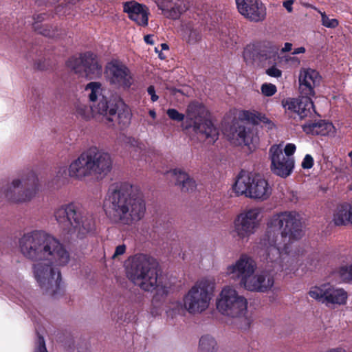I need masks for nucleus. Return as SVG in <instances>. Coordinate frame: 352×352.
Listing matches in <instances>:
<instances>
[{
    "instance_id": "4468645a",
    "label": "nucleus",
    "mask_w": 352,
    "mask_h": 352,
    "mask_svg": "<svg viewBox=\"0 0 352 352\" xmlns=\"http://www.w3.org/2000/svg\"><path fill=\"white\" fill-rule=\"evenodd\" d=\"M65 65L75 74H85L89 79L98 77L102 74V65L98 62V56L91 52L72 56L67 60Z\"/></svg>"
},
{
    "instance_id": "aec40b11",
    "label": "nucleus",
    "mask_w": 352,
    "mask_h": 352,
    "mask_svg": "<svg viewBox=\"0 0 352 352\" xmlns=\"http://www.w3.org/2000/svg\"><path fill=\"white\" fill-rule=\"evenodd\" d=\"M239 12L251 22L265 20L266 8L261 0H235Z\"/></svg>"
},
{
    "instance_id": "79ce46f5",
    "label": "nucleus",
    "mask_w": 352,
    "mask_h": 352,
    "mask_svg": "<svg viewBox=\"0 0 352 352\" xmlns=\"http://www.w3.org/2000/svg\"><path fill=\"white\" fill-rule=\"evenodd\" d=\"M126 247L124 244L119 245L116 248L115 252L112 258H116L118 256L122 255L126 252Z\"/></svg>"
},
{
    "instance_id": "a18cd8bd",
    "label": "nucleus",
    "mask_w": 352,
    "mask_h": 352,
    "mask_svg": "<svg viewBox=\"0 0 352 352\" xmlns=\"http://www.w3.org/2000/svg\"><path fill=\"white\" fill-rule=\"evenodd\" d=\"M294 1L293 0H287L283 2V6L285 8V9L289 12H292V4Z\"/></svg>"
},
{
    "instance_id": "f03ea898",
    "label": "nucleus",
    "mask_w": 352,
    "mask_h": 352,
    "mask_svg": "<svg viewBox=\"0 0 352 352\" xmlns=\"http://www.w3.org/2000/svg\"><path fill=\"white\" fill-rule=\"evenodd\" d=\"M19 247L25 257L38 262L34 264L33 272L44 292L52 297L60 294L62 278L58 267L66 265L70 258L63 245L43 230H34L23 234Z\"/></svg>"
},
{
    "instance_id": "8fccbe9b",
    "label": "nucleus",
    "mask_w": 352,
    "mask_h": 352,
    "mask_svg": "<svg viewBox=\"0 0 352 352\" xmlns=\"http://www.w3.org/2000/svg\"><path fill=\"white\" fill-rule=\"evenodd\" d=\"M305 52V48L304 47H300L298 48L294 49V52H292V54H298Z\"/></svg>"
},
{
    "instance_id": "09e8293b",
    "label": "nucleus",
    "mask_w": 352,
    "mask_h": 352,
    "mask_svg": "<svg viewBox=\"0 0 352 352\" xmlns=\"http://www.w3.org/2000/svg\"><path fill=\"white\" fill-rule=\"evenodd\" d=\"M292 44L290 43H285L284 47L282 48V52H287L292 50Z\"/></svg>"
},
{
    "instance_id": "f3484780",
    "label": "nucleus",
    "mask_w": 352,
    "mask_h": 352,
    "mask_svg": "<svg viewBox=\"0 0 352 352\" xmlns=\"http://www.w3.org/2000/svg\"><path fill=\"white\" fill-rule=\"evenodd\" d=\"M269 159L271 161V171L283 178L289 176L294 168L293 157H285L280 145L273 144L269 149Z\"/></svg>"
},
{
    "instance_id": "c85d7f7f",
    "label": "nucleus",
    "mask_w": 352,
    "mask_h": 352,
    "mask_svg": "<svg viewBox=\"0 0 352 352\" xmlns=\"http://www.w3.org/2000/svg\"><path fill=\"white\" fill-rule=\"evenodd\" d=\"M34 30L38 34L47 37L55 36L54 30L48 25H42L38 23H33Z\"/></svg>"
},
{
    "instance_id": "ea45409f",
    "label": "nucleus",
    "mask_w": 352,
    "mask_h": 352,
    "mask_svg": "<svg viewBox=\"0 0 352 352\" xmlns=\"http://www.w3.org/2000/svg\"><path fill=\"white\" fill-rule=\"evenodd\" d=\"M314 162L313 157L309 154H307L302 162L301 166L304 169H309L313 167Z\"/></svg>"
},
{
    "instance_id": "3c124183",
    "label": "nucleus",
    "mask_w": 352,
    "mask_h": 352,
    "mask_svg": "<svg viewBox=\"0 0 352 352\" xmlns=\"http://www.w3.org/2000/svg\"><path fill=\"white\" fill-rule=\"evenodd\" d=\"M326 352H346V351L341 348H336L328 350Z\"/></svg>"
},
{
    "instance_id": "20e7f679",
    "label": "nucleus",
    "mask_w": 352,
    "mask_h": 352,
    "mask_svg": "<svg viewBox=\"0 0 352 352\" xmlns=\"http://www.w3.org/2000/svg\"><path fill=\"white\" fill-rule=\"evenodd\" d=\"M321 76L316 69L307 68L300 71L298 81L301 96L287 98L282 100V105L288 114L296 113L300 120L316 113L311 97L315 96L314 89L321 81Z\"/></svg>"
},
{
    "instance_id": "5701e85b",
    "label": "nucleus",
    "mask_w": 352,
    "mask_h": 352,
    "mask_svg": "<svg viewBox=\"0 0 352 352\" xmlns=\"http://www.w3.org/2000/svg\"><path fill=\"white\" fill-rule=\"evenodd\" d=\"M351 204L344 202L338 205L333 212L332 222L336 226L351 224Z\"/></svg>"
},
{
    "instance_id": "a19ab883",
    "label": "nucleus",
    "mask_w": 352,
    "mask_h": 352,
    "mask_svg": "<svg viewBox=\"0 0 352 352\" xmlns=\"http://www.w3.org/2000/svg\"><path fill=\"white\" fill-rule=\"evenodd\" d=\"M296 146L294 144H287L284 148L285 155V157H292V155L296 151Z\"/></svg>"
},
{
    "instance_id": "a878e982",
    "label": "nucleus",
    "mask_w": 352,
    "mask_h": 352,
    "mask_svg": "<svg viewBox=\"0 0 352 352\" xmlns=\"http://www.w3.org/2000/svg\"><path fill=\"white\" fill-rule=\"evenodd\" d=\"M156 3L158 8L162 11L166 17L174 20L179 19L180 15L187 10V7L182 3H176L170 8H168L163 2H160V1H156Z\"/></svg>"
},
{
    "instance_id": "f704fd0d",
    "label": "nucleus",
    "mask_w": 352,
    "mask_h": 352,
    "mask_svg": "<svg viewBox=\"0 0 352 352\" xmlns=\"http://www.w3.org/2000/svg\"><path fill=\"white\" fill-rule=\"evenodd\" d=\"M322 23L329 28H335L338 25V21L336 19H329L324 12L321 14Z\"/></svg>"
},
{
    "instance_id": "864d4df0",
    "label": "nucleus",
    "mask_w": 352,
    "mask_h": 352,
    "mask_svg": "<svg viewBox=\"0 0 352 352\" xmlns=\"http://www.w3.org/2000/svg\"><path fill=\"white\" fill-rule=\"evenodd\" d=\"M169 49L168 45L166 43L161 44V50H168Z\"/></svg>"
},
{
    "instance_id": "7c9ffc66",
    "label": "nucleus",
    "mask_w": 352,
    "mask_h": 352,
    "mask_svg": "<svg viewBox=\"0 0 352 352\" xmlns=\"http://www.w3.org/2000/svg\"><path fill=\"white\" fill-rule=\"evenodd\" d=\"M339 275L345 283H352V264L340 267Z\"/></svg>"
},
{
    "instance_id": "9d476101",
    "label": "nucleus",
    "mask_w": 352,
    "mask_h": 352,
    "mask_svg": "<svg viewBox=\"0 0 352 352\" xmlns=\"http://www.w3.org/2000/svg\"><path fill=\"white\" fill-rule=\"evenodd\" d=\"M38 179L35 173L27 169L21 179H14L11 184L0 190V202L7 199L12 202H23L30 200L38 190Z\"/></svg>"
},
{
    "instance_id": "cd10ccee",
    "label": "nucleus",
    "mask_w": 352,
    "mask_h": 352,
    "mask_svg": "<svg viewBox=\"0 0 352 352\" xmlns=\"http://www.w3.org/2000/svg\"><path fill=\"white\" fill-rule=\"evenodd\" d=\"M185 36L186 42L189 44H195L199 42L201 38V32L197 30L187 26L185 30Z\"/></svg>"
},
{
    "instance_id": "ddd939ff",
    "label": "nucleus",
    "mask_w": 352,
    "mask_h": 352,
    "mask_svg": "<svg viewBox=\"0 0 352 352\" xmlns=\"http://www.w3.org/2000/svg\"><path fill=\"white\" fill-rule=\"evenodd\" d=\"M279 47L267 41L256 42L248 45L243 52L246 62H257L261 66L276 65Z\"/></svg>"
},
{
    "instance_id": "37998d69",
    "label": "nucleus",
    "mask_w": 352,
    "mask_h": 352,
    "mask_svg": "<svg viewBox=\"0 0 352 352\" xmlns=\"http://www.w3.org/2000/svg\"><path fill=\"white\" fill-rule=\"evenodd\" d=\"M148 94L151 96V100L153 102H156L159 99V96L156 94L155 89L153 85H150L147 88Z\"/></svg>"
},
{
    "instance_id": "423d86ee",
    "label": "nucleus",
    "mask_w": 352,
    "mask_h": 352,
    "mask_svg": "<svg viewBox=\"0 0 352 352\" xmlns=\"http://www.w3.org/2000/svg\"><path fill=\"white\" fill-rule=\"evenodd\" d=\"M126 267L129 278L139 284L141 289L152 292L160 285L158 280V263L152 256L137 254L129 258Z\"/></svg>"
},
{
    "instance_id": "6e6d98bb",
    "label": "nucleus",
    "mask_w": 352,
    "mask_h": 352,
    "mask_svg": "<svg viewBox=\"0 0 352 352\" xmlns=\"http://www.w3.org/2000/svg\"><path fill=\"white\" fill-rule=\"evenodd\" d=\"M233 42L236 44L238 42V36H236V38H233Z\"/></svg>"
},
{
    "instance_id": "7ed1b4c3",
    "label": "nucleus",
    "mask_w": 352,
    "mask_h": 352,
    "mask_svg": "<svg viewBox=\"0 0 352 352\" xmlns=\"http://www.w3.org/2000/svg\"><path fill=\"white\" fill-rule=\"evenodd\" d=\"M103 209L111 221L127 226L142 220L146 210L140 188L129 182L110 186L103 201Z\"/></svg>"
},
{
    "instance_id": "a211bd4d",
    "label": "nucleus",
    "mask_w": 352,
    "mask_h": 352,
    "mask_svg": "<svg viewBox=\"0 0 352 352\" xmlns=\"http://www.w3.org/2000/svg\"><path fill=\"white\" fill-rule=\"evenodd\" d=\"M261 210L250 208L240 213L234 220V230L237 236L243 239L254 234L260 224Z\"/></svg>"
},
{
    "instance_id": "6ab92c4d",
    "label": "nucleus",
    "mask_w": 352,
    "mask_h": 352,
    "mask_svg": "<svg viewBox=\"0 0 352 352\" xmlns=\"http://www.w3.org/2000/svg\"><path fill=\"white\" fill-rule=\"evenodd\" d=\"M109 83L117 88L129 89L133 84V76L130 69L119 60H113L107 66Z\"/></svg>"
},
{
    "instance_id": "9b49d317",
    "label": "nucleus",
    "mask_w": 352,
    "mask_h": 352,
    "mask_svg": "<svg viewBox=\"0 0 352 352\" xmlns=\"http://www.w3.org/2000/svg\"><path fill=\"white\" fill-rule=\"evenodd\" d=\"M233 189L237 195H245L254 199L266 200L272 194V188L261 175L241 171Z\"/></svg>"
},
{
    "instance_id": "6e6552de",
    "label": "nucleus",
    "mask_w": 352,
    "mask_h": 352,
    "mask_svg": "<svg viewBox=\"0 0 352 352\" xmlns=\"http://www.w3.org/2000/svg\"><path fill=\"white\" fill-rule=\"evenodd\" d=\"M213 285L210 281L203 279L197 282L184 295L183 303H173L170 310L173 314L182 315L187 311L190 314L201 313L209 306L210 292Z\"/></svg>"
},
{
    "instance_id": "0eeeda50",
    "label": "nucleus",
    "mask_w": 352,
    "mask_h": 352,
    "mask_svg": "<svg viewBox=\"0 0 352 352\" xmlns=\"http://www.w3.org/2000/svg\"><path fill=\"white\" fill-rule=\"evenodd\" d=\"M54 217L67 232H77L79 238H82L95 229L94 218L85 214L82 207L74 202L63 204L56 209Z\"/></svg>"
},
{
    "instance_id": "39448f33",
    "label": "nucleus",
    "mask_w": 352,
    "mask_h": 352,
    "mask_svg": "<svg viewBox=\"0 0 352 352\" xmlns=\"http://www.w3.org/2000/svg\"><path fill=\"white\" fill-rule=\"evenodd\" d=\"M111 168L110 155L97 146H91L70 164L69 175L79 179L92 175L104 176Z\"/></svg>"
},
{
    "instance_id": "c756f323",
    "label": "nucleus",
    "mask_w": 352,
    "mask_h": 352,
    "mask_svg": "<svg viewBox=\"0 0 352 352\" xmlns=\"http://www.w3.org/2000/svg\"><path fill=\"white\" fill-rule=\"evenodd\" d=\"M101 87V83L99 82H91L88 83L85 87V90H90L91 93L89 95L90 101L94 102L98 97V93Z\"/></svg>"
},
{
    "instance_id": "603ef678",
    "label": "nucleus",
    "mask_w": 352,
    "mask_h": 352,
    "mask_svg": "<svg viewBox=\"0 0 352 352\" xmlns=\"http://www.w3.org/2000/svg\"><path fill=\"white\" fill-rule=\"evenodd\" d=\"M148 114L153 119L156 118V112L154 109L149 110Z\"/></svg>"
},
{
    "instance_id": "b1692460",
    "label": "nucleus",
    "mask_w": 352,
    "mask_h": 352,
    "mask_svg": "<svg viewBox=\"0 0 352 352\" xmlns=\"http://www.w3.org/2000/svg\"><path fill=\"white\" fill-rule=\"evenodd\" d=\"M302 130L306 134L327 135L333 128L332 123L323 120L317 122H309L302 125Z\"/></svg>"
},
{
    "instance_id": "473e14b6",
    "label": "nucleus",
    "mask_w": 352,
    "mask_h": 352,
    "mask_svg": "<svg viewBox=\"0 0 352 352\" xmlns=\"http://www.w3.org/2000/svg\"><path fill=\"white\" fill-rule=\"evenodd\" d=\"M262 94L267 97L272 96L277 91V88L275 85L272 83H264L261 87Z\"/></svg>"
},
{
    "instance_id": "58836bf2",
    "label": "nucleus",
    "mask_w": 352,
    "mask_h": 352,
    "mask_svg": "<svg viewBox=\"0 0 352 352\" xmlns=\"http://www.w3.org/2000/svg\"><path fill=\"white\" fill-rule=\"evenodd\" d=\"M272 67L266 70V74L274 78H279L282 76V71L276 67V65H271Z\"/></svg>"
},
{
    "instance_id": "2eb2a0df",
    "label": "nucleus",
    "mask_w": 352,
    "mask_h": 352,
    "mask_svg": "<svg viewBox=\"0 0 352 352\" xmlns=\"http://www.w3.org/2000/svg\"><path fill=\"white\" fill-rule=\"evenodd\" d=\"M220 296L221 298L217 302V308L223 314L235 318L243 316L246 313L247 300L239 296L235 289L226 287Z\"/></svg>"
},
{
    "instance_id": "c9c22d12",
    "label": "nucleus",
    "mask_w": 352,
    "mask_h": 352,
    "mask_svg": "<svg viewBox=\"0 0 352 352\" xmlns=\"http://www.w3.org/2000/svg\"><path fill=\"white\" fill-rule=\"evenodd\" d=\"M259 115V112L254 111L250 112L249 111H243V118L245 120H248L252 122L254 124H258V116Z\"/></svg>"
},
{
    "instance_id": "412c9836",
    "label": "nucleus",
    "mask_w": 352,
    "mask_h": 352,
    "mask_svg": "<svg viewBox=\"0 0 352 352\" xmlns=\"http://www.w3.org/2000/svg\"><path fill=\"white\" fill-rule=\"evenodd\" d=\"M229 138L235 140L239 145L243 144L251 148L258 142V137L253 127L245 126L242 121L233 122L230 126Z\"/></svg>"
},
{
    "instance_id": "4c0bfd02",
    "label": "nucleus",
    "mask_w": 352,
    "mask_h": 352,
    "mask_svg": "<svg viewBox=\"0 0 352 352\" xmlns=\"http://www.w3.org/2000/svg\"><path fill=\"white\" fill-rule=\"evenodd\" d=\"M34 352H48L46 349L45 339L41 335L38 336L36 346L35 347Z\"/></svg>"
},
{
    "instance_id": "72a5a7b5",
    "label": "nucleus",
    "mask_w": 352,
    "mask_h": 352,
    "mask_svg": "<svg viewBox=\"0 0 352 352\" xmlns=\"http://www.w3.org/2000/svg\"><path fill=\"white\" fill-rule=\"evenodd\" d=\"M166 114L170 120L177 121V122H182L185 118L184 114L179 113L175 109H167Z\"/></svg>"
},
{
    "instance_id": "dca6fc26",
    "label": "nucleus",
    "mask_w": 352,
    "mask_h": 352,
    "mask_svg": "<svg viewBox=\"0 0 352 352\" xmlns=\"http://www.w3.org/2000/svg\"><path fill=\"white\" fill-rule=\"evenodd\" d=\"M309 295L318 302L329 305H343L346 303L347 292L342 288L337 287L330 283L312 287Z\"/></svg>"
},
{
    "instance_id": "49530a36",
    "label": "nucleus",
    "mask_w": 352,
    "mask_h": 352,
    "mask_svg": "<svg viewBox=\"0 0 352 352\" xmlns=\"http://www.w3.org/2000/svg\"><path fill=\"white\" fill-rule=\"evenodd\" d=\"M144 39L147 44L153 45L154 43L153 35L152 34H147L144 36Z\"/></svg>"
},
{
    "instance_id": "1a4fd4ad",
    "label": "nucleus",
    "mask_w": 352,
    "mask_h": 352,
    "mask_svg": "<svg viewBox=\"0 0 352 352\" xmlns=\"http://www.w3.org/2000/svg\"><path fill=\"white\" fill-rule=\"evenodd\" d=\"M209 111L202 103L192 101L186 109V120L184 129H192L193 132L203 134L206 139H210L212 143L219 138V130L212 122L208 118Z\"/></svg>"
},
{
    "instance_id": "f8f14e48",
    "label": "nucleus",
    "mask_w": 352,
    "mask_h": 352,
    "mask_svg": "<svg viewBox=\"0 0 352 352\" xmlns=\"http://www.w3.org/2000/svg\"><path fill=\"white\" fill-rule=\"evenodd\" d=\"M96 109L98 114L102 116V120L109 126H114L116 123L125 126L130 122V113L120 98L102 96Z\"/></svg>"
},
{
    "instance_id": "393cba45",
    "label": "nucleus",
    "mask_w": 352,
    "mask_h": 352,
    "mask_svg": "<svg viewBox=\"0 0 352 352\" xmlns=\"http://www.w3.org/2000/svg\"><path fill=\"white\" fill-rule=\"evenodd\" d=\"M176 177V184L181 187L182 191H192L196 188L195 181L181 169L175 168L172 171Z\"/></svg>"
},
{
    "instance_id": "2f4dec72",
    "label": "nucleus",
    "mask_w": 352,
    "mask_h": 352,
    "mask_svg": "<svg viewBox=\"0 0 352 352\" xmlns=\"http://www.w3.org/2000/svg\"><path fill=\"white\" fill-rule=\"evenodd\" d=\"M77 115L85 120L91 118V108L87 105H80L76 109Z\"/></svg>"
},
{
    "instance_id": "5fc2aeb1",
    "label": "nucleus",
    "mask_w": 352,
    "mask_h": 352,
    "mask_svg": "<svg viewBox=\"0 0 352 352\" xmlns=\"http://www.w3.org/2000/svg\"><path fill=\"white\" fill-rule=\"evenodd\" d=\"M159 58H160V59H165L166 56H164V55L163 54V53H162V52H160L159 53Z\"/></svg>"
},
{
    "instance_id": "de8ad7c7",
    "label": "nucleus",
    "mask_w": 352,
    "mask_h": 352,
    "mask_svg": "<svg viewBox=\"0 0 352 352\" xmlns=\"http://www.w3.org/2000/svg\"><path fill=\"white\" fill-rule=\"evenodd\" d=\"M45 16V13L38 14L36 17L34 18V19L35 20V22L34 23H40V22H41L42 21L44 20Z\"/></svg>"
},
{
    "instance_id": "bb28decb",
    "label": "nucleus",
    "mask_w": 352,
    "mask_h": 352,
    "mask_svg": "<svg viewBox=\"0 0 352 352\" xmlns=\"http://www.w3.org/2000/svg\"><path fill=\"white\" fill-rule=\"evenodd\" d=\"M199 350L201 352H216V340L209 335L201 336L199 340Z\"/></svg>"
},
{
    "instance_id": "4be33fe9",
    "label": "nucleus",
    "mask_w": 352,
    "mask_h": 352,
    "mask_svg": "<svg viewBox=\"0 0 352 352\" xmlns=\"http://www.w3.org/2000/svg\"><path fill=\"white\" fill-rule=\"evenodd\" d=\"M123 11L128 14L129 19L135 22L138 25L142 27L148 25L150 12L146 5L139 3L135 1H126L123 3Z\"/></svg>"
},
{
    "instance_id": "c03bdc74",
    "label": "nucleus",
    "mask_w": 352,
    "mask_h": 352,
    "mask_svg": "<svg viewBox=\"0 0 352 352\" xmlns=\"http://www.w3.org/2000/svg\"><path fill=\"white\" fill-rule=\"evenodd\" d=\"M268 124L270 122V119L263 113L259 112V115L258 116V124L260 123Z\"/></svg>"
},
{
    "instance_id": "e433bc0d",
    "label": "nucleus",
    "mask_w": 352,
    "mask_h": 352,
    "mask_svg": "<svg viewBox=\"0 0 352 352\" xmlns=\"http://www.w3.org/2000/svg\"><path fill=\"white\" fill-rule=\"evenodd\" d=\"M34 67L41 71L47 70L52 68V64L50 60L44 58L43 60H38L34 63Z\"/></svg>"
},
{
    "instance_id": "f257e3e1",
    "label": "nucleus",
    "mask_w": 352,
    "mask_h": 352,
    "mask_svg": "<svg viewBox=\"0 0 352 352\" xmlns=\"http://www.w3.org/2000/svg\"><path fill=\"white\" fill-rule=\"evenodd\" d=\"M303 235L300 215L296 211H284L273 214L267 222L266 230L260 239L265 250L263 255L265 269L253 275L256 265L249 256L243 254L228 272L241 278L240 284L251 292L265 293L274 284V275L284 272L285 275L297 270V258L291 255V243Z\"/></svg>"
}]
</instances>
